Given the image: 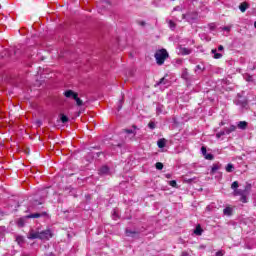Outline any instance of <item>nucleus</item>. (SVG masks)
I'll use <instances>...</instances> for the list:
<instances>
[{"label": "nucleus", "instance_id": "nucleus-1", "mask_svg": "<svg viewBox=\"0 0 256 256\" xmlns=\"http://www.w3.org/2000/svg\"><path fill=\"white\" fill-rule=\"evenodd\" d=\"M28 239H41L42 241H49L53 237V232L50 229L43 230L41 232L36 230H30L28 233Z\"/></svg>", "mask_w": 256, "mask_h": 256}, {"label": "nucleus", "instance_id": "nucleus-2", "mask_svg": "<svg viewBox=\"0 0 256 256\" xmlns=\"http://www.w3.org/2000/svg\"><path fill=\"white\" fill-rule=\"evenodd\" d=\"M157 65H163L166 59H169V52L165 48L157 50L154 54Z\"/></svg>", "mask_w": 256, "mask_h": 256}, {"label": "nucleus", "instance_id": "nucleus-3", "mask_svg": "<svg viewBox=\"0 0 256 256\" xmlns=\"http://www.w3.org/2000/svg\"><path fill=\"white\" fill-rule=\"evenodd\" d=\"M64 95L67 97V99H73L76 101V104L78 107H81L83 105V100L79 98V94L77 92H74L73 90H67L64 92Z\"/></svg>", "mask_w": 256, "mask_h": 256}, {"label": "nucleus", "instance_id": "nucleus-4", "mask_svg": "<svg viewBox=\"0 0 256 256\" xmlns=\"http://www.w3.org/2000/svg\"><path fill=\"white\" fill-rule=\"evenodd\" d=\"M182 19H186L188 23H196L199 19V14L195 11L188 12L182 15Z\"/></svg>", "mask_w": 256, "mask_h": 256}, {"label": "nucleus", "instance_id": "nucleus-5", "mask_svg": "<svg viewBox=\"0 0 256 256\" xmlns=\"http://www.w3.org/2000/svg\"><path fill=\"white\" fill-rule=\"evenodd\" d=\"M42 215L43 214H41V213H34V214L27 215L23 218L18 219L17 225H18V227H24L25 219H39V217H41Z\"/></svg>", "mask_w": 256, "mask_h": 256}, {"label": "nucleus", "instance_id": "nucleus-6", "mask_svg": "<svg viewBox=\"0 0 256 256\" xmlns=\"http://www.w3.org/2000/svg\"><path fill=\"white\" fill-rule=\"evenodd\" d=\"M251 189V186H246L245 190H235L234 195H241L240 201L242 203H247V191Z\"/></svg>", "mask_w": 256, "mask_h": 256}, {"label": "nucleus", "instance_id": "nucleus-7", "mask_svg": "<svg viewBox=\"0 0 256 256\" xmlns=\"http://www.w3.org/2000/svg\"><path fill=\"white\" fill-rule=\"evenodd\" d=\"M97 8L100 11H107V10L111 9V2L109 0H100L97 3Z\"/></svg>", "mask_w": 256, "mask_h": 256}, {"label": "nucleus", "instance_id": "nucleus-8", "mask_svg": "<svg viewBox=\"0 0 256 256\" xmlns=\"http://www.w3.org/2000/svg\"><path fill=\"white\" fill-rule=\"evenodd\" d=\"M239 9H240L241 13H245V11H247V9H249V3H247V2H242V3L239 5Z\"/></svg>", "mask_w": 256, "mask_h": 256}, {"label": "nucleus", "instance_id": "nucleus-9", "mask_svg": "<svg viewBox=\"0 0 256 256\" xmlns=\"http://www.w3.org/2000/svg\"><path fill=\"white\" fill-rule=\"evenodd\" d=\"M165 145H167V140L165 138H161L157 141V146L159 147V149H163Z\"/></svg>", "mask_w": 256, "mask_h": 256}, {"label": "nucleus", "instance_id": "nucleus-10", "mask_svg": "<svg viewBox=\"0 0 256 256\" xmlns=\"http://www.w3.org/2000/svg\"><path fill=\"white\" fill-rule=\"evenodd\" d=\"M223 213L227 217H231L233 215V209L230 206H228V207L224 208Z\"/></svg>", "mask_w": 256, "mask_h": 256}, {"label": "nucleus", "instance_id": "nucleus-11", "mask_svg": "<svg viewBox=\"0 0 256 256\" xmlns=\"http://www.w3.org/2000/svg\"><path fill=\"white\" fill-rule=\"evenodd\" d=\"M219 169H221V164H213L211 169V175H215V173H217Z\"/></svg>", "mask_w": 256, "mask_h": 256}, {"label": "nucleus", "instance_id": "nucleus-12", "mask_svg": "<svg viewBox=\"0 0 256 256\" xmlns=\"http://www.w3.org/2000/svg\"><path fill=\"white\" fill-rule=\"evenodd\" d=\"M167 23L169 29H171V31H175V29L177 28V24L173 20H168Z\"/></svg>", "mask_w": 256, "mask_h": 256}, {"label": "nucleus", "instance_id": "nucleus-13", "mask_svg": "<svg viewBox=\"0 0 256 256\" xmlns=\"http://www.w3.org/2000/svg\"><path fill=\"white\" fill-rule=\"evenodd\" d=\"M211 53L214 55V59H221L223 57V54L217 53V49H212Z\"/></svg>", "mask_w": 256, "mask_h": 256}, {"label": "nucleus", "instance_id": "nucleus-14", "mask_svg": "<svg viewBox=\"0 0 256 256\" xmlns=\"http://www.w3.org/2000/svg\"><path fill=\"white\" fill-rule=\"evenodd\" d=\"M107 173H109V168L107 166H103L102 168H100L99 170L100 175H107Z\"/></svg>", "mask_w": 256, "mask_h": 256}, {"label": "nucleus", "instance_id": "nucleus-15", "mask_svg": "<svg viewBox=\"0 0 256 256\" xmlns=\"http://www.w3.org/2000/svg\"><path fill=\"white\" fill-rule=\"evenodd\" d=\"M181 55H191V49L189 48H181L180 49Z\"/></svg>", "mask_w": 256, "mask_h": 256}, {"label": "nucleus", "instance_id": "nucleus-16", "mask_svg": "<svg viewBox=\"0 0 256 256\" xmlns=\"http://www.w3.org/2000/svg\"><path fill=\"white\" fill-rule=\"evenodd\" d=\"M238 127H239V129H247V127H248L247 121H240L238 123Z\"/></svg>", "mask_w": 256, "mask_h": 256}, {"label": "nucleus", "instance_id": "nucleus-17", "mask_svg": "<svg viewBox=\"0 0 256 256\" xmlns=\"http://www.w3.org/2000/svg\"><path fill=\"white\" fill-rule=\"evenodd\" d=\"M159 85H167V79H165V77L161 78L155 85V87L159 86Z\"/></svg>", "mask_w": 256, "mask_h": 256}, {"label": "nucleus", "instance_id": "nucleus-18", "mask_svg": "<svg viewBox=\"0 0 256 256\" xmlns=\"http://www.w3.org/2000/svg\"><path fill=\"white\" fill-rule=\"evenodd\" d=\"M244 79L245 81H247L248 83H253V76L249 75V74H245L244 75Z\"/></svg>", "mask_w": 256, "mask_h": 256}, {"label": "nucleus", "instance_id": "nucleus-19", "mask_svg": "<svg viewBox=\"0 0 256 256\" xmlns=\"http://www.w3.org/2000/svg\"><path fill=\"white\" fill-rule=\"evenodd\" d=\"M157 115H161L163 113V105L158 104L156 108Z\"/></svg>", "mask_w": 256, "mask_h": 256}, {"label": "nucleus", "instance_id": "nucleus-20", "mask_svg": "<svg viewBox=\"0 0 256 256\" xmlns=\"http://www.w3.org/2000/svg\"><path fill=\"white\" fill-rule=\"evenodd\" d=\"M233 169H235V166H233V164H228L226 166L227 173H233Z\"/></svg>", "mask_w": 256, "mask_h": 256}, {"label": "nucleus", "instance_id": "nucleus-21", "mask_svg": "<svg viewBox=\"0 0 256 256\" xmlns=\"http://www.w3.org/2000/svg\"><path fill=\"white\" fill-rule=\"evenodd\" d=\"M60 121L62 123H67V121H69V118L67 116H65V114H61L60 115Z\"/></svg>", "mask_w": 256, "mask_h": 256}, {"label": "nucleus", "instance_id": "nucleus-22", "mask_svg": "<svg viewBox=\"0 0 256 256\" xmlns=\"http://www.w3.org/2000/svg\"><path fill=\"white\" fill-rule=\"evenodd\" d=\"M195 235H201L203 233V230L201 229V226L196 227L194 230Z\"/></svg>", "mask_w": 256, "mask_h": 256}, {"label": "nucleus", "instance_id": "nucleus-23", "mask_svg": "<svg viewBox=\"0 0 256 256\" xmlns=\"http://www.w3.org/2000/svg\"><path fill=\"white\" fill-rule=\"evenodd\" d=\"M126 235H127V237H134L135 235H137V233H135L131 230H126Z\"/></svg>", "mask_w": 256, "mask_h": 256}, {"label": "nucleus", "instance_id": "nucleus-24", "mask_svg": "<svg viewBox=\"0 0 256 256\" xmlns=\"http://www.w3.org/2000/svg\"><path fill=\"white\" fill-rule=\"evenodd\" d=\"M188 77H189V72H187V69H185L184 71H183V73H182V79H188Z\"/></svg>", "mask_w": 256, "mask_h": 256}, {"label": "nucleus", "instance_id": "nucleus-25", "mask_svg": "<svg viewBox=\"0 0 256 256\" xmlns=\"http://www.w3.org/2000/svg\"><path fill=\"white\" fill-rule=\"evenodd\" d=\"M223 136H225V131H220L216 134L217 139H221Z\"/></svg>", "mask_w": 256, "mask_h": 256}, {"label": "nucleus", "instance_id": "nucleus-26", "mask_svg": "<svg viewBox=\"0 0 256 256\" xmlns=\"http://www.w3.org/2000/svg\"><path fill=\"white\" fill-rule=\"evenodd\" d=\"M119 218V214H117V210H114L112 213V219L117 220Z\"/></svg>", "mask_w": 256, "mask_h": 256}, {"label": "nucleus", "instance_id": "nucleus-27", "mask_svg": "<svg viewBox=\"0 0 256 256\" xmlns=\"http://www.w3.org/2000/svg\"><path fill=\"white\" fill-rule=\"evenodd\" d=\"M137 24L140 25V27H145V25H147V22H145L143 20H138Z\"/></svg>", "mask_w": 256, "mask_h": 256}, {"label": "nucleus", "instance_id": "nucleus-28", "mask_svg": "<svg viewBox=\"0 0 256 256\" xmlns=\"http://www.w3.org/2000/svg\"><path fill=\"white\" fill-rule=\"evenodd\" d=\"M205 159H207L208 161H213V154H206L205 156Z\"/></svg>", "mask_w": 256, "mask_h": 256}, {"label": "nucleus", "instance_id": "nucleus-29", "mask_svg": "<svg viewBox=\"0 0 256 256\" xmlns=\"http://www.w3.org/2000/svg\"><path fill=\"white\" fill-rule=\"evenodd\" d=\"M156 169H158V171H161V169H163V163L157 162L156 163Z\"/></svg>", "mask_w": 256, "mask_h": 256}, {"label": "nucleus", "instance_id": "nucleus-30", "mask_svg": "<svg viewBox=\"0 0 256 256\" xmlns=\"http://www.w3.org/2000/svg\"><path fill=\"white\" fill-rule=\"evenodd\" d=\"M239 187V182L234 181L231 185V189H237Z\"/></svg>", "mask_w": 256, "mask_h": 256}, {"label": "nucleus", "instance_id": "nucleus-31", "mask_svg": "<svg viewBox=\"0 0 256 256\" xmlns=\"http://www.w3.org/2000/svg\"><path fill=\"white\" fill-rule=\"evenodd\" d=\"M201 153L204 157L207 155V148L205 146H202Z\"/></svg>", "mask_w": 256, "mask_h": 256}, {"label": "nucleus", "instance_id": "nucleus-32", "mask_svg": "<svg viewBox=\"0 0 256 256\" xmlns=\"http://www.w3.org/2000/svg\"><path fill=\"white\" fill-rule=\"evenodd\" d=\"M169 185H170L171 187H177V181L171 180V181L169 182Z\"/></svg>", "mask_w": 256, "mask_h": 256}, {"label": "nucleus", "instance_id": "nucleus-33", "mask_svg": "<svg viewBox=\"0 0 256 256\" xmlns=\"http://www.w3.org/2000/svg\"><path fill=\"white\" fill-rule=\"evenodd\" d=\"M33 205L34 207H37V205H43V201L34 200Z\"/></svg>", "mask_w": 256, "mask_h": 256}, {"label": "nucleus", "instance_id": "nucleus-34", "mask_svg": "<svg viewBox=\"0 0 256 256\" xmlns=\"http://www.w3.org/2000/svg\"><path fill=\"white\" fill-rule=\"evenodd\" d=\"M16 241H17L18 245H21V243H23V237L18 236V237L16 238Z\"/></svg>", "mask_w": 256, "mask_h": 256}, {"label": "nucleus", "instance_id": "nucleus-35", "mask_svg": "<svg viewBox=\"0 0 256 256\" xmlns=\"http://www.w3.org/2000/svg\"><path fill=\"white\" fill-rule=\"evenodd\" d=\"M237 105H241V107H247V101H244L241 103V101H238Z\"/></svg>", "mask_w": 256, "mask_h": 256}, {"label": "nucleus", "instance_id": "nucleus-36", "mask_svg": "<svg viewBox=\"0 0 256 256\" xmlns=\"http://www.w3.org/2000/svg\"><path fill=\"white\" fill-rule=\"evenodd\" d=\"M148 127L150 128V129H155V122H150V123H148Z\"/></svg>", "mask_w": 256, "mask_h": 256}, {"label": "nucleus", "instance_id": "nucleus-37", "mask_svg": "<svg viewBox=\"0 0 256 256\" xmlns=\"http://www.w3.org/2000/svg\"><path fill=\"white\" fill-rule=\"evenodd\" d=\"M225 255V252H223V250H219L218 252H216V256H223Z\"/></svg>", "mask_w": 256, "mask_h": 256}, {"label": "nucleus", "instance_id": "nucleus-38", "mask_svg": "<svg viewBox=\"0 0 256 256\" xmlns=\"http://www.w3.org/2000/svg\"><path fill=\"white\" fill-rule=\"evenodd\" d=\"M222 31H231V26H226L222 28Z\"/></svg>", "mask_w": 256, "mask_h": 256}, {"label": "nucleus", "instance_id": "nucleus-39", "mask_svg": "<svg viewBox=\"0 0 256 256\" xmlns=\"http://www.w3.org/2000/svg\"><path fill=\"white\" fill-rule=\"evenodd\" d=\"M41 125H43V122H41V120H37L36 127H41Z\"/></svg>", "mask_w": 256, "mask_h": 256}, {"label": "nucleus", "instance_id": "nucleus-40", "mask_svg": "<svg viewBox=\"0 0 256 256\" xmlns=\"http://www.w3.org/2000/svg\"><path fill=\"white\" fill-rule=\"evenodd\" d=\"M183 10V8H181V6H176L174 9H173V11H182Z\"/></svg>", "mask_w": 256, "mask_h": 256}, {"label": "nucleus", "instance_id": "nucleus-41", "mask_svg": "<svg viewBox=\"0 0 256 256\" xmlns=\"http://www.w3.org/2000/svg\"><path fill=\"white\" fill-rule=\"evenodd\" d=\"M123 108V100H120V105L118 106V111H121Z\"/></svg>", "mask_w": 256, "mask_h": 256}, {"label": "nucleus", "instance_id": "nucleus-42", "mask_svg": "<svg viewBox=\"0 0 256 256\" xmlns=\"http://www.w3.org/2000/svg\"><path fill=\"white\" fill-rule=\"evenodd\" d=\"M127 134L135 133V130H126Z\"/></svg>", "mask_w": 256, "mask_h": 256}, {"label": "nucleus", "instance_id": "nucleus-43", "mask_svg": "<svg viewBox=\"0 0 256 256\" xmlns=\"http://www.w3.org/2000/svg\"><path fill=\"white\" fill-rule=\"evenodd\" d=\"M201 69H202V68H201V65H197L195 71H198V70L201 71Z\"/></svg>", "mask_w": 256, "mask_h": 256}, {"label": "nucleus", "instance_id": "nucleus-44", "mask_svg": "<svg viewBox=\"0 0 256 256\" xmlns=\"http://www.w3.org/2000/svg\"><path fill=\"white\" fill-rule=\"evenodd\" d=\"M223 45H220L219 47H218V51H223Z\"/></svg>", "mask_w": 256, "mask_h": 256}, {"label": "nucleus", "instance_id": "nucleus-45", "mask_svg": "<svg viewBox=\"0 0 256 256\" xmlns=\"http://www.w3.org/2000/svg\"><path fill=\"white\" fill-rule=\"evenodd\" d=\"M182 256H187V253L183 252V253H182Z\"/></svg>", "mask_w": 256, "mask_h": 256}, {"label": "nucleus", "instance_id": "nucleus-46", "mask_svg": "<svg viewBox=\"0 0 256 256\" xmlns=\"http://www.w3.org/2000/svg\"><path fill=\"white\" fill-rule=\"evenodd\" d=\"M254 27H255V29H256V21L254 22Z\"/></svg>", "mask_w": 256, "mask_h": 256}, {"label": "nucleus", "instance_id": "nucleus-47", "mask_svg": "<svg viewBox=\"0 0 256 256\" xmlns=\"http://www.w3.org/2000/svg\"><path fill=\"white\" fill-rule=\"evenodd\" d=\"M133 129H137V126L134 125V126H133Z\"/></svg>", "mask_w": 256, "mask_h": 256}, {"label": "nucleus", "instance_id": "nucleus-48", "mask_svg": "<svg viewBox=\"0 0 256 256\" xmlns=\"http://www.w3.org/2000/svg\"><path fill=\"white\" fill-rule=\"evenodd\" d=\"M192 1H197V0H192Z\"/></svg>", "mask_w": 256, "mask_h": 256}]
</instances>
